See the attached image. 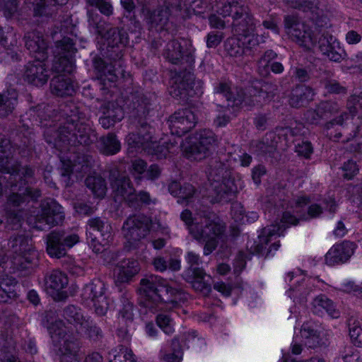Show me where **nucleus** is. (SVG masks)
Returning a JSON list of instances; mask_svg holds the SVG:
<instances>
[{"mask_svg":"<svg viewBox=\"0 0 362 362\" xmlns=\"http://www.w3.org/2000/svg\"><path fill=\"white\" fill-rule=\"evenodd\" d=\"M60 110L58 129L50 127L44 132L47 143L62 152L70 151V147L89 146L98 139V134L87 122L86 115L74 103H66Z\"/></svg>","mask_w":362,"mask_h":362,"instance_id":"nucleus-1","label":"nucleus"},{"mask_svg":"<svg viewBox=\"0 0 362 362\" xmlns=\"http://www.w3.org/2000/svg\"><path fill=\"white\" fill-rule=\"evenodd\" d=\"M284 25L286 33L292 40L307 50H312L317 46L324 54L332 47L334 41H338L333 35L328 33H322L318 38V30L314 29L308 24L302 22L295 15H288L284 18Z\"/></svg>","mask_w":362,"mask_h":362,"instance_id":"nucleus-2","label":"nucleus"},{"mask_svg":"<svg viewBox=\"0 0 362 362\" xmlns=\"http://www.w3.org/2000/svg\"><path fill=\"white\" fill-rule=\"evenodd\" d=\"M136 105V103H134ZM134 114L137 133L129 134L127 141L129 148H134L136 151H144L146 153L157 156L158 153V143L153 139V134L155 129L146 121V117L149 113V107L147 104H139L134 106Z\"/></svg>","mask_w":362,"mask_h":362,"instance_id":"nucleus-3","label":"nucleus"},{"mask_svg":"<svg viewBox=\"0 0 362 362\" xmlns=\"http://www.w3.org/2000/svg\"><path fill=\"white\" fill-rule=\"evenodd\" d=\"M87 14L89 25L98 35H104L106 38L107 57L112 61H119V64L122 66L124 64L122 60L124 48L128 43L127 33L123 29L110 28L104 34L105 23L101 20L100 16L93 9H88Z\"/></svg>","mask_w":362,"mask_h":362,"instance_id":"nucleus-4","label":"nucleus"},{"mask_svg":"<svg viewBox=\"0 0 362 362\" xmlns=\"http://www.w3.org/2000/svg\"><path fill=\"white\" fill-rule=\"evenodd\" d=\"M153 225L152 218L143 214L129 216L121 228L124 239V250L131 252L139 249L142 245V240L149 235Z\"/></svg>","mask_w":362,"mask_h":362,"instance_id":"nucleus-5","label":"nucleus"},{"mask_svg":"<svg viewBox=\"0 0 362 362\" xmlns=\"http://www.w3.org/2000/svg\"><path fill=\"white\" fill-rule=\"evenodd\" d=\"M225 230V226L217 218L204 214L200 221L196 218L194 226L190 228L193 238L200 243H204V255H209L214 251L218 245V238Z\"/></svg>","mask_w":362,"mask_h":362,"instance_id":"nucleus-6","label":"nucleus"},{"mask_svg":"<svg viewBox=\"0 0 362 362\" xmlns=\"http://www.w3.org/2000/svg\"><path fill=\"white\" fill-rule=\"evenodd\" d=\"M8 245L13 253L12 263L19 270L33 268L37 262V252L34 250L31 240L24 235L11 237Z\"/></svg>","mask_w":362,"mask_h":362,"instance_id":"nucleus-7","label":"nucleus"},{"mask_svg":"<svg viewBox=\"0 0 362 362\" xmlns=\"http://www.w3.org/2000/svg\"><path fill=\"white\" fill-rule=\"evenodd\" d=\"M208 178L217 202H228L238 192V187L230 178V170L221 163H216L211 169Z\"/></svg>","mask_w":362,"mask_h":362,"instance_id":"nucleus-8","label":"nucleus"},{"mask_svg":"<svg viewBox=\"0 0 362 362\" xmlns=\"http://www.w3.org/2000/svg\"><path fill=\"white\" fill-rule=\"evenodd\" d=\"M13 156L10 141L0 134V173L19 177L21 185L32 184L34 180V170L28 166L20 168L19 165L12 163Z\"/></svg>","mask_w":362,"mask_h":362,"instance_id":"nucleus-9","label":"nucleus"},{"mask_svg":"<svg viewBox=\"0 0 362 362\" xmlns=\"http://www.w3.org/2000/svg\"><path fill=\"white\" fill-rule=\"evenodd\" d=\"M139 303L146 310L145 315H154V321L158 325V276L155 274L146 275L140 280L137 288Z\"/></svg>","mask_w":362,"mask_h":362,"instance_id":"nucleus-10","label":"nucleus"},{"mask_svg":"<svg viewBox=\"0 0 362 362\" xmlns=\"http://www.w3.org/2000/svg\"><path fill=\"white\" fill-rule=\"evenodd\" d=\"M216 12L223 18L230 16L233 19L232 29L238 32L244 30L247 25H252L253 16L249 8L240 0H214Z\"/></svg>","mask_w":362,"mask_h":362,"instance_id":"nucleus-11","label":"nucleus"},{"mask_svg":"<svg viewBox=\"0 0 362 362\" xmlns=\"http://www.w3.org/2000/svg\"><path fill=\"white\" fill-rule=\"evenodd\" d=\"M64 219L62 207L53 199H46L40 204V210L28 218L30 224L38 230H45L60 224Z\"/></svg>","mask_w":362,"mask_h":362,"instance_id":"nucleus-12","label":"nucleus"},{"mask_svg":"<svg viewBox=\"0 0 362 362\" xmlns=\"http://www.w3.org/2000/svg\"><path fill=\"white\" fill-rule=\"evenodd\" d=\"M215 134L210 129H201L196 133L194 141L183 146L185 156L191 160H202L208 157L217 145Z\"/></svg>","mask_w":362,"mask_h":362,"instance_id":"nucleus-13","label":"nucleus"},{"mask_svg":"<svg viewBox=\"0 0 362 362\" xmlns=\"http://www.w3.org/2000/svg\"><path fill=\"white\" fill-rule=\"evenodd\" d=\"M76 49L73 40L64 37L56 42L52 69L57 73L71 74L74 69L73 57Z\"/></svg>","mask_w":362,"mask_h":362,"instance_id":"nucleus-14","label":"nucleus"},{"mask_svg":"<svg viewBox=\"0 0 362 362\" xmlns=\"http://www.w3.org/2000/svg\"><path fill=\"white\" fill-rule=\"evenodd\" d=\"M194 49L189 40L185 38L173 40L165 47L163 55L174 64L186 63L190 66L194 62Z\"/></svg>","mask_w":362,"mask_h":362,"instance_id":"nucleus-15","label":"nucleus"},{"mask_svg":"<svg viewBox=\"0 0 362 362\" xmlns=\"http://www.w3.org/2000/svg\"><path fill=\"white\" fill-rule=\"evenodd\" d=\"M79 241L76 233H68L63 230H53L47 238V252L52 257L61 258L66 255L68 248Z\"/></svg>","mask_w":362,"mask_h":362,"instance_id":"nucleus-16","label":"nucleus"},{"mask_svg":"<svg viewBox=\"0 0 362 362\" xmlns=\"http://www.w3.org/2000/svg\"><path fill=\"white\" fill-rule=\"evenodd\" d=\"M105 284L100 279H94L83 288L81 296L84 300H90L98 315H105L109 308V302L105 295Z\"/></svg>","mask_w":362,"mask_h":362,"instance_id":"nucleus-17","label":"nucleus"},{"mask_svg":"<svg viewBox=\"0 0 362 362\" xmlns=\"http://www.w3.org/2000/svg\"><path fill=\"white\" fill-rule=\"evenodd\" d=\"M197 119V115L192 109L185 108L170 115L166 124L172 134L182 136L195 127Z\"/></svg>","mask_w":362,"mask_h":362,"instance_id":"nucleus-18","label":"nucleus"},{"mask_svg":"<svg viewBox=\"0 0 362 362\" xmlns=\"http://www.w3.org/2000/svg\"><path fill=\"white\" fill-rule=\"evenodd\" d=\"M194 80V75L187 70V67L185 71L175 72L170 79V94L183 102L187 101L195 94L192 89Z\"/></svg>","mask_w":362,"mask_h":362,"instance_id":"nucleus-19","label":"nucleus"},{"mask_svg":"<svg viewBox=\"0 0 362 362\" xmlns=\"http://www.w3.org/2000/svg\"><path fill=\"white\" fill-rule=\"evenodd\" d=\"M280 229L276 226L272 228H264L254 247V252L265 258L273 256L280 247L279 241L276 240L281 235Z\"/></svg>","mask_w":362,"mask_h":362,"instance_id":"nucleus-20","label":"nucleus"},{"mask_svg":"<svg viewBox=\"0 0 362 362\" xmlns=\"http://www.w3.org/2000/svg\"><path fill=\"white\" fill-rule=\"evenodd\" d=\"M68 284L67 275L60 270H53L45 277L46 291L54 300H63L68 297L67 292L64 291Z\"/></svg>","mask_w":362,"mask_h":362,"instance_id":"nucleus-21","label":"nucleus"},{"mask_svg":"<svg viewBox=\"0 0 362 362\" xmlns=\"http://www.w3.org/2000/svg\"><path fill=\"white\" fill-rule=\"evenodd\" d=\"M347 107L352 115L351 119L355 120L353 124V134L349 133L348 128L343 127L341 132L339 133L334 136L330 134V138L334 141H338L342 136H346V139L344 141H349L356 136L359 127L362 126V115H358L356 118H354V116L358 110H362V93L358 95H351L347 101Z\"/></svg>","mask_w":362,"mask_h":362,"instance_id":"nucleus-22","label":"nucleus"},{"mask_svg":"<svg viewBox=\"0 0 362 362\" xmlns=\"http://www.w3.org/2000/svg\"><path fill=\"white\" fill-rule=\"evenodd\" d=\"M160 310H170L187 300L186 294L160 279Z\"/></svg>","mask_w":362,"mask_h":362,"instance_id":"nucleus-23","label":"nucleus"},{"mask_svg":"<svg viewBox=\"0 0 362 362\" xmlns=\"http://www.w3.org/2000/svg\"><path fill=\"white\" fill-rule=\"evenodd\" d=\"M44 60L36 59L26 64L23 78L28 83L35 86H42L47 82L49 78V70L43 62Z\"/></svg>","mask_w":362,"mask_h":362,"instance_id":"nucleus-24","label":"nucleus"},{"mask_svg":"<svg viewBox=\"0 0 362 362\" xmlns=\"http://www.w3.org/2000/svg\"><path fill=\"white\" fill-rule=\"evenodd\" d=\"M93 157L86 154H74L70 156L67 161H63L62 175L69 176L76 173L83 175L90 172L93 164Z\"/></svg>","mask_w":362,"mask_h":362,"instance_id":"nucleus-25","label":"nucleus"},{"mask_svg":"<svg viewBox=\"0 0 362 362\" xmlns=\"http://www.w3.org/2000/svg\"><path fill=\"white\" fill-rule=\"evenodd\" d=\"M94 71L97 78L103 82L108 81L110 82L116 81L119 76L124 74V70L119 64V61H112L111 64H107L105 60L100 57H95L93 61Z\"/></svg>","mask_w":362,"mask_h":362,"instance_id":"nucleus-26","label":"nucleus"},{"mask_svg":"<svg viewBox=\"0 0 362 362\" xmlns=\"http://www.w3.org/2000/svg\"><path fill=\"white\" fill-rule=\"evenodd\" d=\"M26 48L36 59H46L48 57V42L42 32L34 30L24 35Z\"/></svg>","mask_w":362,"mask_h":362,"instance_id":"nucleus-27","label":"nucleus"},{"mask_svg":"<svg viewBox=\"0 0 362 362\" xmlns=\"http://www.w3.org/2000/svg\"><path fill=\"white\" fill-rule=\"evenodd\" d=\"M252 25H247L243 31L233 30L239 37L246 52V55H253V49L260 43L265 42L264 35L255 34L256 30L255 20L251 17Z\"/></svg>","mask_w":362,"mask_h":362,"instance_id":"nucleus-28","label":"nucleus"},{"mask_svg":"<svg viewBox=\"0 0 362 362\" xmlns=\"http://www.w3.org/2000/svg\"><path fill=\"white\" fill-rule=\"evenodd\" d=\"M353 253V244L349 241L334 245L325 255L326 264L329 266L343 264L350 258Z\"/></svg>","mask_w":362,"mask_h":362,"instance_id":"nucleus-29","label":"nucleus"},{"mask_svg":"<svg viewBox=\"0 0 362 362\" xmlns=\"http://www.w3.org/2000/svg\"><path fill=\"white\" fill-rule=\"evenodd\" d=\"M310 198L307 195L298 196L293 199V208L295 212L299 216V219L308 221L317 218L323 213L322 207L318 204H312L308 206L306 212H302L301 209L310 203Z\"/></svg>","mask_w":362,"mask_h":362,"instance_id":"nucleus-30","label":"nucleus"},{"mask_svg":"<svg viewBox=\"0 0 362 362\" xmlns=\"http://www.w3.org/2000/svg\"><path fill=\"white\" fill-rule=\"evenodd\" d=\"M301 337L305 346L315 349L324 344L320 326L313 322L303 324L300 329Z\"/></svg>","mask_w":362,"mask_h":362,"instance_id":"nucleus-31","label":"nucleus"},{"mask_svg":"<svg viewBox=\"0 0 362 362\" xmlns=\"http://www.w3.org/2000/svg\"><path fill=\"white\" fill-rule=\"evenodd\" d=\"M111 187L115 199L124 200V199L131 192H134V188L130 181V179L119 173H112L110 175Z\"/></svg>","mask_w":362,"mask_h":362,"instance_id":"nucleus-32","label":"nucleus"},{"mask_svg":"<svg viewBox=\"0 0 362 362\" xmlns=\"http://www.w3.org/2000/svg\"><path fill=\"white\" fill-rule=\"evenodd\" d=\"M315 93L313 88L306 86L293 88L288 98L289 105L296 108L304 107L313 100Z\"/></svg>","mask_w":362,"mask_h":362,"instance_id":"nucleus-33","label":"nucleus"},{"mask_svg":"<svg viewBox=\"0 0 362 362\" xmlns=\"http://www.w3.org/2000/svg\"><path fill=\"white\" fill-rule=\"evenodd\" d=\"M33 6V15L36 17H52L59 6L64 5L68 0H30Z\"/></svg>","mask_w":362,"mask_h":362,"instance_id":"nucleus-34","label":"nucleus"},{"mask_svg":"<svg viewBox=\"0 0 362 362\" xmlns=\"http://www.w3.org/2000/svg\"><path fill=\"white\" fill-rule=\"evenodd\" d=\"M214 93L222 94L228 101V106L238 107L244 101V93L240 90L237 91L236 95L231 90V83L228 81H221L214 86Z\"/></svg>","mask_w":362,"mask_h":362,"instance_id":"nucleus-35","label":"nucleus"},{"mask_svg":"<svg viewBox=\"0 0 362 362\" xmlns=\"http://www.w3.org/2000/svg\"><path fill=\"white\" fill-rule=\"evenodd\" d=\"M50 86L52 93L60 97L72 95L75 92L72 80L64 74L54 76L51 81Z\"/></svg>","mask_w":362,"mask_h":362,"instance_id":"nucleus-36","label":"nucleus"},{"mask_svg":"<svg viewBox=\"0 0 362 362\" xmlns=\"http://www.w3.org/2000/svg\"><path fill=\"white\" fill-rule=\"evenodd\" d=\"M117 267V280L121 283L129 282L140 270L138 261L133 259H123Z\"/></svg>","mask_w":362,"mask_h":362,"instance_id":"nucleus-37","label":"nucleus"},{"mask_svg":"<svg viewBox=\"0 0 362 362\" xmlns=\"http://www.w3.org/2000/svg\"><path fill=\"white\" fill-rule=\"evenodd\" d=\"M16 284L17 281L14 278L6 275L0 276L1 303H8L16 298Z\"/></svg>","mask_w":362,"mask_h":362,"instance_id":"nucleus-38","label":"nucleus"},{"mask_svg":"<svg viewBox=\"0 0 362 362\" xmlns=\"http://www.w3.org/2000/svg\"><path fill=\"white\" fill-rule=\"evenodd\" d=\"M188 274H190V282L194 290L205 295L210 293L211 284L205 279L206 277L210 279V276H206L202 268H192L191 272Z\"/></svg>","mask_w":362,"mask_h":362,"instance_id":"nucleus-39","label":"nucleus"},{"mask_svg":"<svg viewBox=\"0 0 362 362\" xmlns=\"http://www.w3.org/2000/svg\"><path fill=\"white\" fill-rule=\"evenodd\" d=\"M87 230L90 232L97 231L103 237L105 244L112 240V226L105 218L94 217L88 219L87 222Z\"/></svg>","mask_w":362,"mask_h":362,"instance_id":"nucleus-40","label":"nucleus"},{"mask_svg":"<svg viewBox=\"0 0 362 362\" xmlns=\"http://www.w3.org/2000/svg\"><path fill=\"white\" fill-rule=\"evenodd\" d=\"M41 197V191L37 188L27 187L23 194L12 193L8 198V204L17 207L29 199L37 201Z\"/></svg>","mask_w":362,"mask_h":362,"instance_id":"nucleus-41","label":"nucleus"},{"mask_svg":"<svg viewBox=\"0 0 362 362\" xmlns=\"http://www.w3.org/2000/svg\"><path fill=\"white\" fill-rule=\"evenodd\" d=\"M100 151L105 156H112L121 150V144L114 133H108L99 139Z\"/></svg>","mask_w":362,"mask_h":362,"instance_id":"nucleus-42","label":"nucleus"},{"mask_svg":"<svg viewBox=\"0 0 362 362\" xmlns=\"http://www.w3.org/2000/svg\"><path fill=\"white\" fill-rule=\"evenodd\" d=\"M18 93L13 89L0 93V117L13 112L17 104Z\"/></svg>","mask_w":362,"mask_h":362,"instance_id":"nucleus-43","label":"nucleus"},{"mask_svg":"<svg viewBox=\"0 0 362 362\" xmlns=\"http://www.w3.org/2000/svg\"><path fill=\"white\" fill-rule=\"evenodd\" d=\"M129 294L127 292L122 293L120 297V301L122 308L119 310L118 320L119 324H130L133 321V303L129 300Z\"/></svg>","mask_w":362,"mask_h":362,"instance_id":"nucleus-44","label":"nucleus"},{"mask_svg":"<svg viewBox=\"0 0 362 362\" xmlns=\"http://www.w3.org/2000/svg\"><path fill=\"white\" fill-rule=\"evenodd\" d=\"M277 57V53L272 49H267L263 52L257 61V71L261 76L267 77L269 75V66Z\"/></svg>","mask_w":362,"mask_h":362,"instance_id":"nucleus-45","label":"nucleus"},{"mask_svg":"<svg viewBox=\"0 0 362 362\" xmlns=\"http://www.w3.org/2000/svg\"><path fill=\"white\" fill-rule=\"evenodd\" d=\"M313 305L315 313L320 314L324 310L332 317H338L333 302L325 295L317 296L313 301Z\"/></svg>","mask_w":362,"mask_h":362,"instance_id":"nucleus-46","label":"nucleus"},{"mask_svg":"<svg viewBox=\"0 0 362 362\" xmlns=\"http://www.w3.org/2000/svg\"><path fill=\"white\" fill-rule=\"evenodd\" d=\"M63 317L77 329L86 320L81 308L73 305H69L64 308L63 310Z\"/></svg>","mask_w":362,"mask_h":362,"instance_id":"nucleus-47","label":"nucleus"},{"mask_svg":"<svg viewBox=\"0 0 362 362\" xmlns=\"http://www.w3.org/2000/svg\"><path fill=\"white\" fill-rule=\"evenodd\" d=\"M333 74L330 71H325L321 76L320 82L327 92L333 94H344L346 88L341 86L337 80L332 78Z\"/></svg>","mask_w":362,"mask_h":362,"instance_id":"nucleus-48","label":"nucleus"},{"mask_svg":"<svg viewBox=\"0 0 362 362\" xmlns=\"http://www.w3.org/2000/svg\"><path fill=\"white\" fill-rule=\"evenodd\" d=\"M86 187L91 190L93 194L103 198L105 195L107 187L105 180L100 176H88L86 180Z\"/></svg>","mask_w":362,"mask_h":362,"instance_id":"nucleus-49","label":"nucleus"},{"mask_svg":"<svg viewBox=\"0 0 362 362\" xmlns=\"http://www.w3.org/2000/svg\"><path fill=\"white\" fill-rule=\"evenodd\" d=\"M109 362H136V359L131 349L119 346L118 350H112L110 353Z\"/></svg>","mask_w":362,"mask_h":362,"instance_id":"nucleus-50","label":"nucleus"},{"mask_svg":"<svg viewBox=\"0 0 362 362\" xmlns=\"http://www.w3.org/2000/svg\"><path fill=\"white\" fill-rule=\"evenodd\" d=\"M79 328L83 329L86 337L94 342L100 341L103 337V332L100 327L89 319H86Z\"/></svg>","mask_w":362,"mask_h":362,"instance_id":"nucleus-51","label":"nucleus"},{"mask_svg":"<svg viewBox=\"0 0 362 362\" xmlns=\"http://www.w3.org/2000/svg\"><path fill=\"white\" fill-rule=\"evenodd\" d=\"M16 342L12 337H5L4 335L0 336V358L4 360V362L8 361L9 356H16Z\"/></svg>","mask_w":362,"mask_h":362,"instance_id":"nucleus-52","label":"nucleus"},{"mask_svg":"<svg viewBox=\"0 0 362 362\" xmlns=\"http://www.w3.org/2000/svg\"><path fill=\"white\" fill-rule=\"evenodd\" d=\"M225 48L227 53L232 57L238 58L246 55L245 49L239 36L238 37L228 38L225 43Z\"/></svg>","mask_w":362,"mask_h":362,"instance_id":"nucleus-53","label":"nucleus"},{"mask_svg":"<svg viewBox=\"0 0 362 362\" xmlns=\"http://www.w3.org/2000/svg\"><path fill=\"white\" fill-rule=\"evenodd\" d=\"M101 111L103 115L115 120V122L121 121L124 117L122 108L112 102L105 103L101 107Z\"/></svg>","mask_w":362,"mask_h":362,"instance_id":"nucleus-54","label":"nucleus"},{"mask_svg":"<svg viewBox=\"0 0 362 362\" xmlns=\"http://www.w3.org/2000/svg\"><path fill=\"white\" fill-rule=\"evenodd\" d=\"M323 119L327 120L331 117L335 115L340 110V105L332 100H325L317 104Z\"/></svg>","mask_w":362,"mask_h":362,"instance_id":"nucleus-55","label":"nucleus"},{"mask_svg":"<svg viewBox=\"0 0 362 362\" xmlns=\"http://www.w3.org/2000/svg\"><path fill=\"white\" fill-rule=\"evenodd\" d=\"M251 148L258 156L274 157L276 148L273 144H268L263 141L252 142Z\"/></svg>","mask_w":362,"mask_h":362,"instance_id":"nucleus-56","label":"nucleus"},{"mask_svg":"<svg viewBox=\"0 0 362 362\" xmlns=\"http://www.w3.org/2000/svg\"><path fill=\"white\" fill-rule=\"evenodd\" d=\"M171 353L163 356V360L166 362H181L182 360L183 352L179 341L174 338L171 342Z\"/></svg>","mask_w":362,"mask_h":362,"instance_id":"nucleus-57","label":"nucleus"},{"mask_svg":"<svg viewBox=\"0 0 362 362\" xmlns=\"http://www.w3.org/2000/svg\"><path fill=\"white\" fill-rule=\"evenodd\" d=\"M324 55L327 57L330 61L339 63L346 57V53L341 47L339 41H334L331 49Z\"/></svg>","mask_w":362,"mask_h":362,"instance_id":"nucleus-58","label":"nucleus"},{"mask_svg":"<svg viewBox=\"0 0 362 362\" xmlns=\"http://www.w3.org/2000/svg\"><path fill=\"white\" fill-rule=\"evenodd\" d=\"M80 349V342L77 339L68 338L64 341L62 346L59 349L61 353H66L76 355Z\"/></svg>","mask_w":362,"mask_h":362,"instance_id":"nucleus-59","label":"nucleus"},{"mask_svg":"<svg viewBox=\"0 0 362 362\" xmlns=\"http://www.w3.org/2000/svg\"><path fill=\"white\" fill-rule=\"evenodd\" d=\"M86 3L89 6L98 8L103 15L109 16L112 14L113 8L106 0H87Z\"/></svg>","mask_w":362,"mask_h":362,"instance_id":"nucleus-60","label":"nucleus"},{"mask_svg":"<svg viewBox=\"0 0 362 362\" xmlns=\"http://www.w3.org/2000/svg\"><path fill=\"white\" fill-rule=\"evenodd\" d=\"M204 214H207L211 217V218H216L215 216L209 212V211H201L199 213H197L195 216L192 218V213L189 210H185L180 215L181 219L187 225L189 226V229L194 226L195 219L196 218H198L200 221L201 217L203 218Z\"/></svg>","mask_w":362,"mask_h":362,"instance_id":"nucleus-61","label":"nucleus"},{"mask_svg":"<svg viewBox=\"0 0 362 362\" xmlns=\"http://www.w3.org/2000/svg\"><path fill=\"white\" fill-rule=\"evenodd\" d=\"M304 119L308 123L312 124H319L322 121H324L317 105L315 108H311L306 110L304 113Z\"/></svg>","mask_w":362,"mask_h":362,"instance_id":"nucleus-62","label":"nucleus"},{"mask_svg":"<svg viewBox=\"0 0 362 362\" xmlns=\"http://www.w3.org/2000/svg\"><path fill=\"white\" fill-rule=\"evenodd\" d=\"M195 193L194 187L189 183H185L181 186L179 191L178 203L182 204L184 202H188Z\"/></svg>","mask_w":362,"mask_h":362,"instance_id":"nucleus-63","label":"nucleus"},{"mask_svg":"<svg viewBox=\"0 0 362 362\" xmlns=\"http://www.w3.org/2000/svg\"><path fill=\"white\" fill-rule=\"evenodd\" d=\"M349 334L355 345L362 346V327L353 323L349 327Z\"/></svg>","mask_w":362,"mask_h":362,"instance_id":"nucleus-64","label":"nucleus"}]
</instances>
